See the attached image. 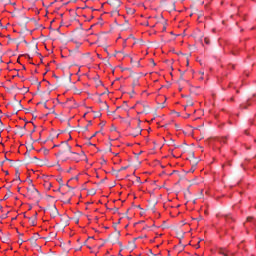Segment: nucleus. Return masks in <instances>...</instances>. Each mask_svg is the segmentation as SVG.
<instances>
[{"instance_id":"nucleus-18","label":"nucleus","mask_w":256,"mask_h":256,"mask_svg":"<svg viewBox=\"0 0 256 256\" xmlns=\"http://www.w3.org/2000/svg\"><path fill=\"white\" fill-rule=\"evenodd\" d=\"M104 106H106V108L109 109V105H107L106 103H104Z\"/></svg>"},{"instance_id":"nucleus-2","label":"nucleus","mask_w":256,"mask_h":256,"mask_svg":"<svg viewBox=\"0 0 256 256\" xmlns=\"http://www.w3.org/2000/svg\"><path fill=\"white\" fill-rule=\"evenodd\" d=\"M142 133V128H140V126L136 127L134 129V131H132L131 133H129V136H132L134 138H136L137 136H140Z\"/></svg>"},{"instance_id":"nucleus-17","label":"nucleus","mask_w":256,"mask_h":256,"mask_svg":"<svg viewBox=\"0 0 256 256\" xmlns=\"http://www.w3.org/2000/svg\"><path fill=\"white\" fill-rule=\"evenodd\" d=\"M251 220H252V217H248V222H251Z\"/></svg>"},{"instance_id":"nucleus-7","label":"nucleus","mask_w":256,"mask_h":256,"mask_svg":"<svg viewBox=\"0 0 256 256\" xmlns=\"http://www.w3.org/2000/svg\"><path fill=\"white\" fill-rule=\"evenodd\" d=\"M14 108L17 110V112L21 111V109H23V106L21 105V102H17L14 105Z\"/></svg>"},{"instance_id":"nucleus-19","label":"nucleus","mask_w":256,"mask_h":256,"mask_svg":"<svg viewBox=\"0 0 256 256\" xmlns=\"http://www.w3.org/2000/svg\"><path fill=\"white\" fill-rule=\"evenodd\" d=\"M152 65H153V66H156V64H155L154 60H152Z\"/></svg>"},{"instance_id":"nucleus-1","label":"nucleus","mask_w":256,"mask_h":256,"mask_svg":"<svg viewBox=\"0 0 256 256\" xmlns=\"http://www.w3.org/2000/svg\"><path fill=\"white\" fill-rule=\"evenodd\" d=\"M59 155L62 156V158L68 159L69 155L75 154L71 151V146H69L68 142H62L61 144V150L58 152Z\"/></svg>"},{"instance_id":"nucleus-23","label":"nucleus","mask_w":256,"mask_h":256,"mask_svg":"<svg viewBox=\"0 0 256 256\" xmlns=\"http://www.w3.org/2000/svg\"><path fill=\"white\" fill-rule=\"evenodd\" d=\"M84 130H88V126H86V128H84Z\"/></svg>"},{"instance_id":"nucleus-22","label":"nucleus","mask_w":256,"mask_h":256,"mask_svg":"<svg viewBox=\"0 0 256 256\" xmlns=\"http://www.w3.org/2000/svg\"><path fill=\"white\" fill-rule=\"evenodd\" d=\"M92 125V121H89V126H91Z\"/></svg>"},{"instance_id":"nucleus-9","label":"nucleus","mask_w":256,"mask_h":256,"mask_svg":"<svg viewBox=\"0 0 256 256\" xmlns=\"http://www.w3.org/2000/svg\"><path fill=\"white\" fill-rule=\"evenodd\" d=\"M193 105H194L193 101L191 99H188L187 106H193Z\"/></svg>"},{"instance_id":"nucleus-12","label":"nucleus","mask_w":256,"mask_h":256,"mask_svg":"<svg viewBox=\"0 0 256 256\" xmlns=\"http://www.w3.org/2000/svg\"><path fill=\"white\" fill-rule=\"evenodd\" d=\"M7 241H9V238L3 237L2 242H3V243H6Z\"/></svg>"},{"instance_id":"nucleus-3","label":"nucleus","mask_w":256,"mask_h":256,"mask_svg":"<svg viewBox=\"0 0 256 256\" xmlns=\"http://www.w3.org/2000/svg\"><path fill=\"white\" fill-rule=\"evenodd\" d=\"M39 237H40L39 234H34V236H32V237L30 238V240H28V241H30L32 247H36V246H37V243H36V242H37V240H38Z\"/></svg>"},{"instance_id":"nucleus-27","label":"nucleus","mask_w":256,"mask_h":256,"mask_svg":"<svg viewBox=\"0 0 256 256\" xmlns=\"http://www.w3.org/2000/svg\"><path fill=\"white\" fill-rule=\"evenodd\" d=\"M97 133H98V132H96V133L93 135V137H95Z\"/></svg>"},{"instance_id":"nucleus-11","label":"nucleus","mask_w":256,"mask_h":256,"mask_svg":"<svg viewBox=\"0 0 256 256\" xmlns=\"http://www.w3.org/2000/svg\"><path fill=\"white\" fill-rule=\"evenodd\" d=\"M129 245H131V249H135L136 248L135 242H130Z\"/></svg>"},{"instance_id":"nucleus-15","label":"nucleus","mask_w":256,"mask_h":256,"mask_svg":"<svg viewBox=\"0 0 256 256\" xmlns=\"http://www.w3.org/2000/svg\"><path fill=\"white\" fill-rule=\"evenodd\" d=\"M105 125H106L105 122H101V123H100V126H101V127H103V126H105Z\"/></svg>"},{"instance_id":"nucleus-13","label":"nucleus","mask_w":256,"mask_h":256,"mask_svg":"<svg viewBox=\"0 0 256 256\" xmlns=\"http://www.w3.org/2000/svg\"><path fill=\"white\" fill-rule=\"evenodd\" d=\"M219 254L225 255V252H224L223 248L219 249Z\"/></svg>"},{"instance_id":"nucleus-16","label":"nucleus","mask_w":256,"mask_h":256,"mask_svg":"<svg viewBox=\"0 0 256 256\" xmlns=\"http://www.w3.org/2000/svg\"><path fill=\"white\" fill-rule=\"evenodd\" d=\"M18 243L21 245L24 243V241L20 239V240H18Z\"/></svg>"},{"instance_id":"nucleus-6","label":"nucleus","mask_w":256,"mask_h":256,"mask_svg":"<svg viewBox=\"0 0 256 256\" xmlns=\"http://www.w3.org/2000/svg\"><path fill=\"white\" fill-rule=\"evenodd\" d=\"M59 215V212H58V209L56 206H54L52 209H51V216L52 217H57Z\"/></svg>"},{"instance_id":"nucleus-29","label":"nucleus","mask_w":256,"mask_h":256,"mask_svg":"<svg viewBox=\"0 0 256 256\" xmlns=\"http://www.w3.org/2000/svg\"><path fill=\"white\" fill-rule=\"evenodd\" d=\"M68 203H71V200H68Z\"/></svg>"},{"instance_id":"nucleus-10","label":"nucleus","mask_w":256,"mask_h":256,"mask_svg":"<svg viewBox=\"0 0 256 256\" xmlns=\"http://www.w3.org/2000/svg\"><path fill=\"white\" fill-rule=\"evenodd\" d=\"M204 42H205L206 45H210V39L204 38Z\"/></svg>"},{"instance_id":"nucleus-21","label":"nucleus","mask_w":256,"mask_h":256,"mask_svg":"<svg viewBox=\"0 0 256 256\" xmlns=\"http://www.w3.org/2000/svg\"><path fill=\"white\" fill-rule=\"evenodd\" d=\"M44 107H45V109H47V104L46 103H44Z\"/></svg>"},{"instance_id":"nucleus-20","label":"nucleus","mask_w":256,"mask_h":256,"mask_svg":"<svg viewBox=\"0 0 256 256\" xmlns=\"http://www.w3.org/2000/svg\"><path fill=\"white\" fill-rule=\"evenodd\" d=\"M152 65H153V66H156V64H155L154 60H152Z\"/></svg>"},{"instance_id":"nucleus-26","label":"nucleus","mask_w":256,"mask_h":256,"mask_svg":"<svg viewBox=\"0 0 256 256\" xmlns=\"http://www.w3.org/2000/svg\"><path fill=\"white\" fill-rule=\"evenodd\" d=\"M137 85V82H134V86H136Z\"/></svg>"},{"instance_id":"nucleus-28","label":"nucleus","mask_w":256,"mask_h":256,"mask_svg":"<svg viewBox=\"0 0 256 256\" xmlns=\"http://www.w3.org/2000/svg\"><path fill=\"white\" fill-rule=\"evenodd\" d=\"M180 79L182 80V79H183V76H181Z\"/></svg>"},{"instance_id":"nucleus-5","label":"nucleus","mask_w":256,"mask_h":256,"mask_svg":"<svg viewBox=\"0 0 256 256\" xmlns=\"http://www.w3.org/2000/svg\"><path fill=\"white\" fill-rule=\"evenodd\" d=\"M36 221H37V213H35L34 217L28 218V222H30L31 226H36Z\"/></svg>"},{"instance_id":"nucleus-8","label":"nucleus","mask_w":256,"mask_h":256,"mask_svg":"<svg viewBox=\"0 0 256 256\" xmlns=\"http://www.w3.org/2000/svg\"><path fill=\"white\" fill-rule=\"evenodd\" d=\"M11 196H12V192L6 193V195H4L3 200H8Z\"/></svg>"},{"instance_id":"nucleus-4","label":"nucleus","mask_w":256,"mask_h":256,"mask_svg":"<svg viewBox=\"0 0 256 256\" xmlns=\"http://www.w3.org/2000/svg\"><path fill=\"white\" fill-rule=\"evenodd\" d=\"M28 193L34 195L35 198L40 197V192L35 187H32V189L28 190Z\"/></svg>"},{"instance_id":"nucleus-25","label":"nucleus","mask_w":256,"mask_h":256,"mask_svg":"<svg viewBox=\"0 0 256 256\" xmlns=\"http://www.w3.org/2000/svg\"><path fill=\"white\" fill-rule=\"evenodd\" d=\"M103 164H105L106 163V160H103V162H102Z\"/></svg>"},{"instance_id":"nucleus-14","label":"nucleus","mask_w":256,"mask_h":256,"mask_svg":"<svg viewBox=\"0 0 256 256\" xmlns=\"http://www.w3.org/2000/svg\"><path fill=\"white\" fill-rule=\"evenodd\" d=\"M127 169H128V166H124L120 168V171L127 170Z\"/></svg>"},{"instance_id":"nucleus-24","label":"nucleus","mask_w":256,"mask_h":256,"mask_svg":"<svg viewBox=\"0 0 256 256\" xmlns=\"http://www.w3.org/2000/svg\"><path fill=\"white\" fill-rule=\"evenodd\" d=\"M34 132H36V130H32V131H31V133H34Z\"/></svg>"}]
</instances>
